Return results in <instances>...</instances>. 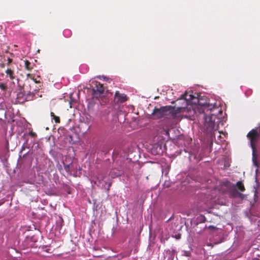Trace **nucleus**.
Instances as JSON below:
<instances>
[{
    "mask_svg": "<svg viewBox=\"0 0 260 260\" xmlns=\"http://www.w3.org/2000/svg\"><path fill=\"white\" fill-rule=\"evenodd\" d=\"M115 98L117 100V103H123L127 101V98L125 94H121L117 91L115 93Z\"/></svg>",
    "mask_w": 260,
    "mask_h": 260,
    "instance_id": "obj_5",
    "label": "nucleus"
},
{
    "mask_svg": "<svg viewBox=\"0 0 260 260\" xmlns=\"http://www.w3.org/2000/svg\"><path fill=\"white\" fill-rule=\"evenodd\" d=\"M60 220H61V223H62L63 222V219L61 218H60Z\"/></svg>",
    "mask_w": 260,
    "mask_h": 260,
    "instance_id": "obj_21",
    "label": "nucleus"
},
{
    "mask_svg": "<svg viewBox=\"0 0 260 260\" xmlns=\"http://www.w3.org/2000/svg\"><path fill=\"white\" fill-rule=\"evenodd\" d=\"M92 90L94 98L98 99L101 104L107 102V98L103 95L105 91V88L103 84L99 82H95V87L93 88Z\"/></svg>",
    "mask_w": 260,
    "mask_h": 260,
    "instance_id": "obj_4",
    "label": "nucleus"
},
{
    "mask_svg": "<svg viewBox=\"0 0 260 260\" xmlns=\"http://www.w3.org/2000/svg\"><path fill=\"white\" fill-rule=\"evenodd\" d=\"M35 99V93L31 91L30 84H24L22 86H20L16 97L18 103L22 104L25 102L31 101Z\"/></svg>",
    "mask_w": 260,
    "mask_h": 260,
    "instance_id": "obj_3",
    "label": "nucleus"
},
{
    "mask_svg": "<svg viewBox=\"0 0 260 260\" xmlns=\"http://www.w3.org/2000/svg\"><path fill=\"white\" fill-rule=\"evenodd\" d=\"M252 161H253V165L255 167L258 168V162L257 161L258 155L257 154L256 148H252Z\"/></svg>",
    "mask_w": 260,
    "mask_h": 260,
    "instance_id": "obj_7",
    "label": "nucleus"
},
{
    "mask_svg": "<svg viewBox=\"0 0 260 260\" xmlns=\"http://www.w3.org/2000/svg\"><path fill=\"white\" fill-rule=\"evenodd\" d=\"M176 238L177 239H179L180 238V235H178L177 236H176Z\"/></svg>",
    "mask_w": 260,
    "mask_h": 260,
    "instance_id": "obj_19",
    "label": "nucleus"
},
{
    "mask_svg": "<svg viewBox=\"0 0 260 260\" xmlns=\"http://www.w3.org/2000/svg\"><path fill=\"white\" fill-rule=\"evenodd\" d=\"M198 221L200 222V223H204V222H205L206 221V218L205 217V216L203 215H200L198 217Z\"/></svg>",
    "mask_w": 260,
    "mask_h": 260,
    "instance_id": "obj_13",
    "label": "nucleus"
},
{
    "mask_svg": "<svg viewBox=\"0 0 260 260\" xmlns=\"http://www.w3.org/2000/svg\"><path fill=\"white\" fill-rule=\"evenodd\" d=\"M13 61V59L12 58H11L10 57H8L7 58V62L6 63V65L7 66H9L10 65V64Z\"/></svg>",
    "mask_w": 260,
    "mask_h": 260,
    "instance_id": "obj_15",
    "label": "nucleus"
},
{
    "mask_svg": "<svg viewBox=\"0 0 260 260\" xmlns=\"http://www.w3.org/2000/svg\"><path fill=\"white\" fill-rule=\"evenodd\" d=\"M0 88L3 90H6L7 89V86L6 84L1 83H0Z\"/></svg>",
    "mask_w": 260,
    "mask_h": 260,
    "instance_id": "obj_14",
    "label": "nucleus"
},
{
    "mask_svg": "<svg viewBox=\"0 0 260 260\" xmlns=\"http://www.w3.org/2000/svg\"><path fill=\"white\" fill-rule=\"evenodd\" d=\"M111 185V183H110L109 184L108 189H109V187H110V186Z\"/></svg>",
    "mask_w": 260,
    "mask_h": 260,
    "instance_id": "obj_20",
    "label": "nucleus"
},
{
    "mask_svg": "<svg viewBox=\"0 0 260 260\" xmlns=\"http://www.w3.org/2000/svg\"><path fill=\"white\" fill-rule=\"evenodd\" d=\"M50 115L52 119L55 121V123H58L60 122V121L59 117L56 116L53 112H51L50 113Z\"/></svg>",
    "mask_w": 260,
    "mask_h": 260,
    "instance_id": "obj_12",
    "label": "nucleus"
},
{
    "mask_svg": "<svg viewBox=\"0 0 260 260\" xmlns=\"http://www.w3.org/2000/svg\"><path fill=\"white\" fill-rule=\"evenodd\" d=\"M230 197L233 198H239L241 199H243L245 197V195L239 192L236 189H233L230 192Z\"/></svg>",
    "mask_w": 260,
    "mask_h": 260,
    "instance_id": "obj_6",
    "label": "nucleus"
},
{
    "mask_svg": "<svg viewBox=\"0 0 260 260\" xmlns=\"http://www.w3.org/2000/svg\"><path fill=\"white\" fill-rule=\"evenodd\" d=\"M0 67L2 68H4L5 67V64L4 63H2L1 64H0Z\"/></svg>",
    "mask_w": 260,
    "mask_h": 260,
    "instance_id": "obj_18",
    "label": "nucleus"
},
{
    "mask_svg": "<svg viewBox=\"0 0 260 260\" xmlns=\"http://www.w3.org/2000/svg\"><path fill=\"white\" fill-rule=\"evenodd\" d=\"M34 80V81H35L36 83H38V81H37V80Z\"/></svg>",
    "mask_w": 260,
    "mask_h": 260,
    "instance_id": "obj_22",
    "label": "nucleus"
},
{
    "mask_svg": "<svg viewBox=\"0 0 260 260\" xmlns=\"http://www.w3.org/2000/svg\"><path fill=\"white\" fill-rule=\"evenodd\" d=\"M236 186L241 192H243L245 190L244 185L241 181L237 182L236 184Z\"/></svg>",
    "mask_w": 260,
    "mask_h": 260,
    "instance_id": "obj_10",
    "label": "nucleus"
},
{
    "mask_svg": "<svg viewBox=\"0 0 260 260\" xmlns=\"http://www.w3.org/2000/svg\"><path fill=\"white\" fill-rule=\"evenodd\" d=\"M200 105L203 107V112L205 113V126L209 133L217 129L215 120L219 119L218 115H221L222 111L220 108L214 104L209 103H203L201 100H198Z\"/></svg>",
    "mask_w": 260,
    "mask_h": 260,
    "instance_id": "obj_1",
    "label": "nucleus"
},
{
    "mask_svg": "<svg viewBox=\"0 0 260 260\" xmlns=\"http://www.w3.org/2000/svg\"><path fill=\"white\" fill-rule=\"evenodd\" d=\"M5 73L7 77L10 78L11 80H14L15 79L16 76L15 75L14 71L13 69L9 68L6 70Z\"/></svg>",
    "mask_w": 260,
    "mask_h": 260,
    "instance_id": "obj_8",
    "label": "nucleus"
},
{
    "mask_svg": "<svg viewBox=\"0 0 260 260\" xmlns=\"http://www.w3.org/2000/svg\"><path fill=\"white\" fill-rule=\"evenodd\" d=\"M208 229H210V230H215L217 229V228H216V226H215L214 225H210L208 227Z\"/></svg>",
    "mask_w": 260,
    "mask_h": 260,
    "instance_id": "obj_17",
    "label": "nucleus"
},
{
    "mask_svg": "<svg viewBox=\"0 0 260 260\" xmlns=\"http://www.w3.org/2000/svg\"><path fill=\"white\" fill-rule=\"evenodd\" d=\"M187 94H182L180 99L178 101L182 102V106L178 107L176 108L172 106H163L159 108L155 107L152 113V115L153 118L155 119H158L164 117L170 113H172V115L175 114L181 113L185 111L190 101L187 99Z\"/></svg>",
    "mask_w": 260,
    "mask_h": 260,
    "instance_id": "obj_2",
    "label": "nucleus"
},
{
    "mask_svg": "<svg viewBox=\"0 0 260 260\" xmlns=\"http://www.w3.org/2000/svg\"><path fill=\"white\" fill-rule=\"evenodd\" d=\"M24 67L25 69L29 71H30L33 69L31 63L27 60L24 61Z\"/></svg>",
    "mask_w": 260,
    "mask_h": 260,
    "instance_id": "obj_11",
    "label": "nucleus"
},
{
    "mask_svg": "<svg viewBox=\"0 0 260 260\" xmlns=\"http://www.w3.org/2000/svg\"><path fill=\"white\" fill-rule=\"evenodd\" d=\"M256 260H260V259H256Z\"/></svg>",
    "mask_w": 260,
    "mask_h": 260,
    "instance_id": "obj_24",
    "label": "nucleus"
},
{
    "mask_svg": "<svg viewBox=\"0 0 260 260\" xmlns=\"http://www.w3.org/2000/svg\"><path fill=\"white\" fill-rule=\"evenodd\" d=\"M29 135L33 138L37 137V134L35 132H33L32 131H31L29 133Z\"/></svg>",
    "mask_w": 260,
    "mask_h": 260,
    "instance_id": "obj_16",
    "label": "nucleus"
},
{
    "mask_svg": "<svg viewBox=\"0 0 260 260\" xmlns=\"http://www.w3.org/2000/svg\"><path fill=\"white\" fill-rule=\"evenodd\" d=\"M121 174V172L120 171H118L116 169H113L110 171L109 175L112 178H114L115 177L120 176Z\"/></svg>",
    "mask_w": 260,
    "mask_h": 260,
    "instance_id": "obj_9",
    "label": "nucleus"
},
{
    "mask_svg": "<svg viewBox=\"0 0 260 260\" xmlns=\"http://www.w3.org/2000/svg\"><path fill=\"white\" fill-rule=\"evenodd\" d=\"M3 58H4V60H6V58H5V56L3 57Z\"/></svg>",
    "mask_w": 260,
    "mask_h": 260,
    "instance_id": "obj_23",
    "label": "nucleus"
}]
</instances>
